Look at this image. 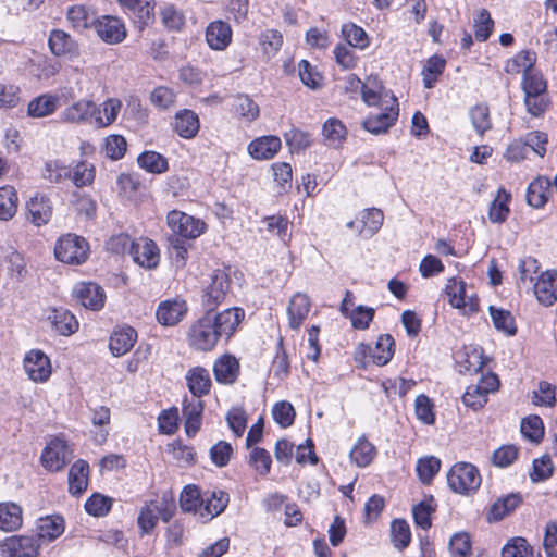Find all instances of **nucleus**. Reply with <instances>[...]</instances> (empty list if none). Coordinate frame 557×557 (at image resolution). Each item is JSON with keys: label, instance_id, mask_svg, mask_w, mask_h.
I'll list each match as a JSON object with an SVG mask.
<instances>
[{"label": "nucleus", "instance_id": "obj_31", "mask_svg": "<svg viewBox=\"0 0 557 557\" xmlns=\"http://www.w3.org/2000/svg\"><path fill=\"white\" fill-rule=\"evenodd\" d=\"M49 47L54 55H76L77 44L75 40L64 30L54 29L49 36Z\"/></svg>", "mask_w": 557, "mask_h": 557}, {"label": "nucleus", "instance_id": "obj_27", "mask_svg": "<svg viewBox=\"0 0 557 557\" xmlns=\"http://www.w3.org/2000/svg\"><path fill=\"white\" fill-rule=\"evenodd\" d=\"M89 465L85 460L75 461L69 471V492L73 496L83 494L88 486Z\"/></svg>", "mask_w": 557, "mask_h": 557}, {"label": "nucleus", "instance_id": "obj_44", "mask_svg": "<svg viewBox=\"0 0 557 557\" xmlns=\"http://www.w3.org/2000/svg\"><path fill=\"white\" fill-rule=\"evenodd\" d=\"M509 200L510 194H508L504 188H500L488 210V218L493 223H502L507 219L509 214Z\"/></svg>", "mask_w": 557, "mask_h": 557}, {"label": "nucleus", "instance_id": "obj_29", "mask_svg": "<svg viewBox=\"0 0 557 557\" xmlns=\"http://www.w3.org/2000/svg\"><path fill=\"white\" fill-rule=\"evenodd\" d=\"M362 100L370 107L384 106L385 98H396L389 90H386L376 78L369 77L361 88Z\"/></svg>", "mask_w": 557, "mask_h": 557}, {"label": "nucleus", "instance_id": "obj_14", "mask_svg": "<svg viewBox=\"0 0 557 557\" xmlns=\"http://www.w3.org/2000/svg\"><path fill=\"white\" fill-rule=\"evenodd\" d=\"M97 113L100 114L101 110L98 109L94 101L81 99L61 113V120L72 124H86L89 122L95 124Z\"/></svg>", "mask_w": 557, "mask_h": 557}, {"label": "nucleus", "instance_id": "obj_48", "mask_svg": "<svg viewBox=\"0 0 557 557\" xmlns=\"http://www.w3.org/2000/svg\"><path fill=\"white\" fill-rule=\"evenodd\" d=\"M441 460L434 456L420 458L417 461L416 471L423 484H430L435 474L440 471Z\"/></svg>", "mask_w": 557, "mask_h": 557}, {"label": "nucleus", "instance_id": "obj_4", "mask_svg": "<svg viewBox=\"0 0 557 557\" xmlns=\"http://www.w3.org/2000/svg\"><path fill=\"white\" fill-rule=\"evenodd\" d=\"M447 482L455 493L470 495L480 487L482 479L475 466L469 462H458L449 470Z\"/></svg>", "mask_w": 557, "mask_h": 557}, {"label": "nucleus", "instance_id": "obj_30", "mask_svg": "<svg viewBox=\"0 0 557 557\" xmlns=\"http://www.w3.org/2000/svg\"><path fill=\"white\" fill-rule=\"evenodd\" d=\"M28 219L37 226L47 224L52 215V207L45 196H35L27 203Z\"/></svg>", "mask_w": 557, "mask_h": 557}, {"label": "nucleus", "instance_id": "obj_59", "mask_svg": "<svg viewBox=\"0 0 557 557\" xmlns=\"http://www.w3.org/2000/svg\"><path fill=\"white\" fill-rule=\"evenodd\" d=\"M71 175V170L58 160H50L45 163L42 176L50 183H60Z\"/></svg>", "mask_w": 557, "mask_h": 557}, {"label": "nucleus", "instance_id": "obj_1", "mask_svg": "<svg viewBox=\"0 0 557 557\" xmlns=\"http://www.w3.org/2000/svg\"><path fill=\"white\" fill-rule=\"evenodd\" d=\"M244 317L245 311L237 307L220 313L208 310L190 325L187 333L189 346L201 351L212 350L221 338L230 339Z\"/></svg>", "mask_w": 557, "mask_h": 557}, {"label": "nucleus", "instance_id": "obj_18", "mask_svg": "<svg viewBox=\"0 0 557 557\" xmlns=\"http://www.w3.org/2000/svg\"><path fill=\"white\" fill-rule=\"evenodd\" d=\"M228 288L230 281L227 274L223 270L214 271L203 299L209 311H213V309L223 301Z\"/></svg>", "mask_w": 557, "mask_h": 557}, {"label": "nucleus", "instance_id": "obj_40", "mask_svg": "<svg viewBox=\"0 0 557 557\" xmlns=\"http://www.w3.org/2000/svg\"><path fill=\"white\" fill-rule=\"evenodd\" d=\"M64 531V521L60 516L41 518L37 527V535L41 540L52 541Z\"/></svg>", "mask_w": 557, "mask_h": 557}, {"label": "nucleus", "instance_id": "obj_42", "mask_svg": "<svg viewBox=\"0 0 557 557\" xmlns=\"http://www.w3.org/2000/svg\"><path fill=\"white\" fill-rule=\"evenodd\" d=\"M376 454L375 447L366 438L361 437L350 450V459L358 467L369 466Z\"/></svg>", "mask_w": 557, "mask_h": 557}, {"label": "nucleus", "instance_id": "obj_51", "mask_svg": "<svg viewBox=\"0 0 557 557\" xmlns=\"http://www.w3.org/2000/svg\"><path fill=\"white\" fill-rule=\"evenodd\" d=\"M342 34L350 47L364 49L369 45L367 33L354 23L344 24Z\"/></svg>", "mask_w": 557, "mask_h": 557}, {"label": "nucleus", "instance_id": "obj_53", "mask_svg": "<svg viewBox=\"0 0 557 557\" xmlns=\"http://www.w3.org/2000/svg\"><path fill=\"white\" fill-rule=\"evenodd\" d=\"M433 502L434 499L431 496L430 498L417 504L412 509L414 523L423 530H428L432 525L431 513L435 510Z\"/></svg>", "mask_w": 557, "mask_h": 557}, {"label": "nucleus", "instance_id": "obj_54", "mask_svg": "<svg viewBox=\"0 0 557 557\" xmlns=\"http://www.w3.org/2000/svg\"><path fill=\"white\" fill-rule=\"evenodd\" d=\"M392 542L399 550L405 549L411 540L409 524L405 520L396 519L391 525Z\"/></svg>", "mask_w": 557, "mask_h": 557}, {"label": "nucleus", "instance_id": "obj_20", "mask_svg": "<svg viewBox=\"0 0 557 557\" xmlns=\"http://www.w3.org/2000/svg\"><path fill=\"white\" fill-rule=\"evenodd\" d=\"M202 411L203 403L199 398H184L182 412L188 436H195L200 430Z\"/></svg>", "mask_w": 557, "mask_h": 557}, {"label": "nucleus", "instance_id": "obj_16", "mask_svg": "<svg viewBox=\"0 0 557 557\" xmlns=\"http://www.w3.org/2000/svg\"><path fill=\"white\" fill-rule=\"evenodd\" d=\"M24 370L34 382H46L51 375L50 359L40 350H32L24 358Z\"/></svg>", "mask_w": 557, "mask_h": 557}, {"label": "nucleus", "instance_id": "obj_19", "mask_svg": "<svg viewBox=\"0 0 557 557\" xmlns=\"http://www.w3.org/2000/svg\"><path fill=\"white\" fill-rule=\"evenodd\" d=\"M233 32L228 23L216 20L206 28V41L215 51L225 50L232 42Z\"/></svg>", "mask_w": 557, "mask_h": 557}, {"label": "nucleus", "instance_id": "obj_46", "mask_svg": "<svg viewBox=\"0 0 557 557\" xmlns=\"http://www.w3.org/2000/svg\"><path fill=\"white\" fill-rule=\"evenodd\" d=\"M228 494L223 491H214L202 497L201 506L210 518L216 517L224 511L228 504Z\"/></svg>", "mask_w": 557, "mask_h": 557}, {"label": "nucleus", "instance_id": "obj_33", "mask_svg": "<svg viewBox=\"0 0 557 557\" xmlns=\"http://www.w3.org/2000/svg\"><path fill=\"white\" fill-rule=\"evenodd\" d=\"M521 503L522 497L519 493H510L506 496L499 497L491 506L488 519L499 521L510 515Z\"/></svg>", "mask_w": 557, "mask_h": 557}, {"label": "nucleus", "instance_id": "obj_22", "mask_svg": "<svg viewBox=\"0 0 557 557\" xmlns=\"http://www.w3.org/2000/svg\"><path fill=\"white\" fill-rule=\"evenodd\" d=\"M137 339V332L131 326L114 330L110 336L109 348L113 356L121 357L128 352Z\"/></svg>", "mask_w": 557, "mask_h": 557}, {"label": "nucleus", "instance_id": "obj_38", "mask_svg": "<svg viewBox=\"0 0 557 557\" xmlns=\"http://www.w3.org/2000/svg\"><path fill=\"white\" fill-rule=\"evenodd\" d=\"M536 62V54L532 50H523L517 53L512 59L507 60L505 71L509 74H518L534 71L533 66Z\"/></svg>", "mask_w": 557, "mask_h": 557}, {"label": "nucleus", "instance_id": "obj_37", "mask_svg": "<svg viewBox=\"0 0 557 557\" xmlns=\"http://www.w3.org/2000/svg\"><path fill=\"white\" fill-rule=\"evenodd\" d=\"M384 214L380 209H367L360 213L361 228L359 235L363 238L372 237L382 226Z\"/></svg>", "mask_w": 557, "mask_h": 557}, {"label": "nucleus", "instance_id": "obj_21", "mask_svg": "<svg viewBox=\"0 0 557 557\" xmlns=\"http://www.w3.org/2000/svg\"><path fill=\"white\" fill-rule=\"evenodd\" d=\"M281 147L280 137L269 135L252 140L248 145V152L256 160H269L280 151Z\"/></svg>", "mask_w": 557, "mask_h": 557}, {"label": "nucleus", "instance_id": "obj_2", "mask_svg": "<svg viewBox=\"0 0 557 557\" xmlns=\"http://www.w3.org/2000/svg\"><path fill=\"white\" fill-rule=\"evenodd\" d=\"M395 352V341L389 334L379 336L374 347L360 343L355 350V360L363 364L374 363L385 366L393 358Z\"/></svg>", "mask_w": 557, "mask_h": 557}, {"label": "nucleus", "instance_id": "obj_50", "mask_svg": "<svg viewBox=\"0 0 557 557\" xmlns=\"http://www.w3.org/2000/svg\"><path fill=\"white\" fill-rule=\"evenodd\" d=\"M521 434L533 443H539L544 436L543 421L539 416H529L521 421Z\"/></svg>", "mask_w": 557, "mask_h": 557}, {"label": "nucleus", "instance_id": "obj_35", "mask_svg": "<svg viewBox=\"0 0 557 557\" xmlns=\"http://www.w3.org/2000/svg\"><path fill=\"white\" fill-rule=\"evenodd\" d=\"M22 508L14 503L0 504V529L7 532L17 530L22 525Z\"/></svg>", "mask_w": 557, "mask_h": 557}, {"label": "nucleus", "instance_id": "obj_28", "mask_svg": "<svg viewBox=\"0 0 557 557\" xmlns=\"http://www.w3.org/2000/svg\"><path fill=\"white\" fill-rule=\"evenodd\" d=\"M200 127L198 115L191 110H181L175 114L174 128L183 138H194Z\"/></svg>", "mask_w": 557, "mask_h": 557}, {"label": "nucleus", "instance_id": "obj_11", "mask_svg": "<svg viewBox=\"0 0 557 557\" xmlns=\"http://www.w3.org/2000/svg\"><path fill=\"white\" fill-rule=\"evenodd\" d=\"M39 544L34 536H10L0 543V553L4 557H36Z\"/></svg>", "mask_w": 557, "mask_h": 557}, {"label": "nucleus", "instance_id": "obj_5", "mask_svg": "<svg viewBox=\"0 0 557 557\" xmlns=\"http://www.w3.org/2000/svg\"><path fill=\"white\" fill-rule=\"evenodd\" d=\"M385 104L377 107L380 112L370 113L361 125L362 127L373 134H385L396 123L399 116V104L397 98H385Z\"/></svg>", "mask_w": 557, "mask_h": 557}, {"label": "nucleus", "instance_id": "obj_56", "mask_svg": "<svg viewBox=\"0 0 557 557\" xmlns=\"http://www.w3.org/2000/svg\"><path fill=\"white\" fill-rule=\"evenodd\" d=\"M112 506V499L99 493L92 494L85 503L86 511L95 517L106 516Z\"/></svg>", "mask_w": 557, "mask_h": 557}, {"label": "nucleus", "instance_id": "obj_7", "mask_svg": "<svg viewBox=\"0 0 557 557\" xmlns=\"http://www.w3.org/2000/svg\"><path fill=\"white\" fill-rule=\"evenodd\" d=\"M166 222L169 227L173 231V236H181L183 238H197L206 230L203 221L196 219L178 210L169 212Z\"/></svg>", "mask_w": 557, "mask_h": 557}, {"label": "nucleus", "instance_id": "obj_63", "mask_svg": "<svg viewBox=\"0 0 557 557\" xmlns=\"http://www.w3.org/2000/svg\"><path fill=\"white\" fill-rule=\"evenodd\" d=\"M322 134L330 145L335 146L345 138L346 127L339 120L329 119L323 124Z\"/></svg>", "mask_w": 557, "mask_h": 557}, {"label": "nucleus", "instance_id": "obj_32", "mask_svg": "<svg viewBox=\"0 0 557 557\" xmlns=\"http://www.w3.org/2000/svg\"><path fill=\"white\" fill-rule=\"evenodd\" d=\"M53 329L61 335L69 336L78 330L75 315L65 308H55L49 314Z\"/></svg>", "mask_w": 557, "mask_h": 557}, {"label": "nucleus", "instance_id": "obj_36", "mask_svg": "<svg viewBox=\"0 0 557 557\" xmlns=\"http://www.w3.org/2000/svg\"><path fill=\"white\" fill-rule=\"evenodd\" d=\"M58 108V97L49 94L34 98L27 107V113L32 117H45L52 114Z\"/></svg>", "mask_w": 557, "mask_h": 557}, {"label": "nucleus", "instance_id": "obj_25", "mask_svg": "<svg viewBox=\"0 0 557 557\" xmlns=\"http://www.w3.org/2000/svg\"><path fill=\"white\" fill-rule=\"evenodd\" d=\"M141 25L150 24L154 18V0H116Z\"/></svg>", "mask_w": 557, "mask_h": 557}, {"label": "nucleus", "instance_id": "obj_10", "mask_svg": "<svg viewBox=\"0 0 557 557\" xmlns=\"http://www.w3.org/2000/svg\"><path fill=\"white\" fill-rule=\"evenodd\" d=\"M188 310L186 300L176 296L158 305L156 319L163 326H175L186 317Z\"/></svg>", "mask_w": 557, "mask_h": 557}, {"label": "nucleus", "instance_id": "obj_13", "mask_svg": "<svg viewBox=\"0 0 557 557\" xmlns=\"http://www.w3.org/2000/svg\"><path fill=\"white\" fill-rule=\"evenodd\" d=\"M76 300L85 308L98 311L103 308L106 294L103 288L92 282H81L73 288Z\"/></svg>", "mask_w": 557, "mask_h": 557}, {"label": "nucleus", "instance_id": "obj_26", "mask_svg": "<svg viewBox=\"0 0 557 557\" xmlns=\"http://www.w3.org/2000/svg\"><path fill=\"white\" fill-rule=\"evenodd\" d=\"M215 381L221 384H233L239 374V363L231 355L220 357L213 364Z\"/></svg>", "mask_w": 557, "mask_h": 557}, {"label": "nucleus", "instance_id": "obj_34", "mask_svg": "<svg viewBox=\"0 0 557 557\" xmlns=\"http://www.w3.org/2000/svg\"><path fill=\"white\" fill-rule=\"evenodd\" d=\"M550 181L545 176H539L529 184L527 201L534 208H542L548 200Z\"/></svg>", "mask_w": 557, "mask_h": 557}, {"label": "nucleus", "instance_id": "obj_61", "mask_svg": "<svg viewBox=\"0 0 557 557\" xmlns=\"http://www.w3.org/2000/svg\"><path fill=\"white\" fill-rule=\"evenodd\" d=\"M554 466L548 455L534 459L530 478L532 482H541L549 479L553 474Z\"/></svg>", "mask_w": 557, "mask_h": 557}, {"label": "nucleus", "instance_id": "obj_8", "mask_svg": "<svg viewBox=\"0 0 557 557\" xmlns=\"http://www.w3.org/2000/svg\"><path fill=\"white\" fill-rule=\"evenodd\" d=\"M449 304L465 314H471L479 310V299L469 295L466 283L457 277H450L445 287Z\"/></svg>", "mask_w": 557, "mask_h": 557}, {"label": "nucleus", "instance_id": "obj_3", "mask_svg": "<svg viewBox=\"0 0 557 557\" xmlns=\"http://www.w3.org/2000/svg\"><path fill=\"white\" fill-rule=\"evenodd\" d=\"M176 510L175 502L172 497L164 494L160 499L151 500L148 505L140 509L137 518L138 527L143 533H150L161 518L168 522Z\"/></svg>", "mask_w": 557, "mask_h": 557}, {"label": "nucleus", "instance_id": "obj_45", "mask_svg": "<svg viewBox=\"0 0 557 557\" xmlns=\"http://www.w3.org/2000/svg\"><path fill=\"white\" fill-rule=\"evenodd\" d=\"M122 108V103L116 98H110L106 100L98 109L101 110L100 114L95 116V126L106 127L111 125L117 117L119 112Z\"/></svg>", "mask_w": 557, "mask_h": 557}, {"label": "nucleus", "instance_id": "obj_49", "mask_svg": "<svg viewBox=\"0 0 557 557\" xmlns=\"http://www.w3.org/2000/svg\"><path fill=\"white\" fill-rule=\"evenodd\" d=\"M96 176V169L94 164L82 161L78 162L73 170L69 178L72 180L75 186L84 187L90 185Z\"/></svg>", "mask_w": 557, "mask_h": 557}, {"label": "nucleus", "instance_id": "obj_55", "mask_svg": "<svg viewBox=\"0 0 557 557\" xmlns=\"http://www.w3.org/2000/svg\"><path fill=\"white\" fill-rule=\"evenodd\" d=\"M470 119L473 128L478 134L483 135L486 131L492 128V122L490 119V110L485 104L474 106L470 110Z\"/></svg>", "mask_w": 557, "mask_h": 557}, {"label": "nucleus", "instance_id": "obj_62", "mask_svg": "<svg viewBox=\"0 0 557 557\" xmlns=\"http://www.w3.org/2000/svg\"><path fill=\"white\" fill-rule=\"evenodd\" d=\"M503 557H533V549L523 537H515L507 543L503 550Z\"/></svg>", "mask_w": 557, "mask_h": 557}, {"label": "nucleus", "instance_id": "obj_12", "mask_svg": "<svg viewBox=\"0 0 557 557\" xmlns=\"http://www.w3.org/2000/svg\"><path fill=\"white\" fill-rule=\"evenodd\" d=\"M129 255L134 262L145 269H154L160 261V251L157 244L148 238H139L129 244Z\"/></svg>", "mask_w": 557, "mask_h": 557}, {"label": "nucleus", "instance_id": "obj_52", "mask_svg": "<svg viewBox=\"0 0 557 557\" xmlns=\"http://www.w3.org/2000/svg\"><path fill=\"white\" fill-rule=\"evenodd\" d=\"M445 69V60L441 57L433 55L431 57L423 70H422V76H423V84L425 88H432L434 83L436 82L437 77L443 73Z\"/></svg>", "mask_w": 557, "mask_h": 557}, {"label": "nucleus", "instance_id": "obj_58", "mask_svg": "<svg viewBox=\"0 0 557 557\" xmlns=\"http://www.w3.org/2000/svg\"><path fill=\"white\" fill-rule=\"evenodd\" d=\"M248 462L260 475H265L271 470L272 459L264 448L255 447L249 454Z\"/></svg>", "mask_w": 557, "mask_h": 557}, {"label": "nucleus", "instance_id": "obj_23", "mask_svg": "<svg viewBox=\"0 0 557 557\" xmlns=\"http://www.w3.org/2000/svg\"><path fill=\"white\" fill-rule=\"evenodd\" d=\"M310 299L306 294L297 293L295 294L289 301L287 313H288V324L293 330H298L310 311Z\"/></svg>", "mask_w": 557, "mask_h": 557}, {"label": "nucleus", "instance_id": "obj_57", "mask_svg": "<svg viewBox=\"0 0 557 557\" xmlns=\"http://www.w3.org/2000/svg\"><path fill=\"white\" fill-rule=\"evenodd\" d=\"M494 21L486 9H481L474 18V35L479 41H486L492 34Z\"/></svg>", "mask_w": 557, "mask_h": 557}, {"label": "nucleus", "instance_id": "obj_15", "mask_svg": "<svg viewBox=\"0 0 557 557\" xmlns=\"http://www.w3.org/2000/svg\"><path fill=\"white\" fill-rule=\"evenodd\" d=\"M97 35L107 44L115 45L122 42L126 37V28L119 17L104 15L95 22Z\"/></svg>", "mask_w": 557, "mask_h": 557}, {"label": "nucleus", "instance_id": "obj_6", "mask_svg": "<svg viewBox=\"0 0 557 557\" xmlns=\"http://www.w3.org/2000/svg\"><path fill=\"white\" fill-rule=\"evenodd\" d=\"M89 246L85 238L67 234L55 244V258L67 264H82L88 258Z\"/></svg>", "mask_w": 557, "mask_h": 557}, {"label": "nucleus", "instance_id": "obj_24", "mask_svg": "<svg viewBox=\"0 0 557 557\" xmlns=\"http://www.w3.org/2000/svg\"><path fill=\"white\" fill-rule=\"evenodd\" d=\"M185 379L193 398L200 399V397L210 393L211 377L207 369L194 367L187 371Z\"/></svg>", "mask_w": 557, "mask_h": 557}, {"label": "nucleus", "instance_id": "obj_43", "mask_svg": "<svg viewBox=\"0 0 557 557\" xmlns=\"http://www.w3.org/2000/svg\"><path fill=\"white\" fill-rule=\"evenodd\" d=\"M259 45L267 59H271L280 51L283 45V35L276 29H265L259 35Z\"/></svg>", "mask_w": 557, "mask_h": 557}, {"label": "nucleus", "instance_id": "obj_39", "mask_svg": "<svg viewBox=\"0 0 557 557\" xmlns=\"http://www.w3.org/2000/svg\"><path fill=\"white\" fill-rule=\"evenodd\" d=\"M18 197L12 186L0 187V221L11 220L17 211Z\"/></svg>", "mask_w": 557, "mask_h": 557}, {"label": "nucleus", "instance_id": "obj_17", "mask_svg": "<svg viewBox=\"0 0 557 557\" xmlns=\"http://www.w3.org/2000/svg\"><path fill=\"white\" fill-rule=\"evenodd\" d=\"M534 295L540 304L548 307L557 300V271L547 270L537 277Z\"/></svg>", "mask_w": 557, "mask_h": 557}, {"label": "nucleus", "instance_id": "obj_41", "mask_svg": "<svg viewBox=\"0 0 557 557\" xmlns=\"http://www.w3.org/2000/svg\"><path fill=\"white\" fill-rule=\"evenodd\" d=\"M490 314L497 331L507 336H513L517 333L516 322L510 311L490 306Z\"/></svg>", "mask_w": 557, "mask_h": 557}, {"label": "nucleus", "instance_id": "obj_47", "mask_svg": "<svg viewBox=\"0 0 557 557\" xmlns=\"http://www.w3.org/2000/svg\"><path fill=\"white\" fill-rule=\"evenodd\" d=\"M137 162L147 172L161 174L168 170V160L159 152L145 151L139 154Z\"/></svg>", "mask_w": 557, "mask_h": 557}, {"label": "nucleus", "instance_id": "obj_9", "mask_svg": "<svg viewBox=\"0 0 557 557\" xmlns=\"http://www.w3.org/2000/svg\"><path fill=\"white\" fill-rule=\"evenodd\" d=\"M72 459V450L66 442L59 437L51 440L45 447L40 460L41 465L48 471L57 472Z\"/></svg>", "mask_w": 557, "mask_h": 557}, {"label": "nucleus", "instance_id": "obj_60", "mask_svg": "<svg viewBox=\"0 0 557 557\" xmlns=\"http://www.w3.org/2000/svg\"><path fill=\"white\" fill-rule=\"evenodd\" d=\"M284 138L292 152L302 151L311 145L310 134L298 128L286 132Z\"/></svg>", "mask_w": 557, "mask_h": 557}, {"label": "nucleus", "instance_id": "obj_64", "mask_svg": "<svg viewBox=\"0 0 557 557\" xmlns=\"http://www.w3.org/2000/svg\"><path fill=\"white\" fill-rule=\"evenodd\" d=\"M374 314L375 311L373 308L360 305L351 310L347 317L350 319L351 325L355 329L366 330L369 327Z\"/></svg>", "mask_w": 557, "mask_h": 557}]
</instances>
